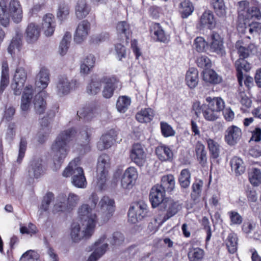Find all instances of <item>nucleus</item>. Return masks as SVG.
<instances>
[{
  "instance_id": "obj_25",
  "label": "nucleus",
  "mask_w": 261,
  "mask_h": 261,
  "mask_svg": "<svg viewBox=\"0 0 261 261\" xmlns=\"http://www.w3.org/2000/svg\"><path fill=\"white\" fill-rule=\"evenodd\" d=\"M33 95L32 86H27L24 89L21 98V109L22 111H27L29 109Z\"/></svg>"
},
{
  "instance_id": "obj_59",
  "label": "nucleus",
  "mask_w": 261,
  "mask_h": 261,
  "mask_svg": "<svg viewBox=\"0 0 261 261\" xmlns=\"http://www.w3.org/2000/svg\"><path fill=\"white\" fill-rule=\"evenodd\" d=\"M115 50L117 57L119 61H121L123 58L126 57V47L121 43H116L115 45Z\"/></svg>"
},
{
  "instance_id": "obj_53",
  "label": "nucleus",
  "mask_w": 261,
  "mask_h": 261,
  "mask_svg": "<svg viewBox=\"0 0 261 261\" xmlns=\"http://www.w3.org/2000/svg\"><path fill=\"white\" fill-rule=\"evenodd\" d=\"M249 180L252 185L256 186L261 182V172L260 170L254 168L249 174Z\"/></svg>"
},
{
  "instance_id": "obj_61",
  "label": "nucleus",
  "mask_w": 261,
  "mask_h": 261,
  "mask_svg": "<svg viewBox=\"0 0 261 261\" xmlns=\"http://www.w3.org/2000/svg\"><path fill=\"white\" fill-rule=\"evenodd\" d=\"M228 215L230 220V224L240 225L242 223L243 218L237 212L230 211L228 212Z\"/></svg>"
},
{
  "instance_id": "obj_31",
  "label": "nucleus",
  "mask_w": 261,
  "mask_h": 261,
  "mask_svg": "<svg viewBox=\"0 0 261 261\" xmlns=\"http://www.w3.org/2000/svg\"><path fill=\"white\" fill-rule=\"evenodd\" d=\"M240 42V41H238L236 45L240 58H247L256 52V47L254 44H250L247 47H245L241 45Z\"/></svg>"
},
{
  "instance_id": "obj_40",
  "label": "nucleus",
  "mask_w": 261,
  "mask_h": 261,
  "mask_svg": "<svg viewBox=\"0 0 261 261\" xmlns=\"http://www.w3.org/2000/svg\"><path fill=\"white\" fill-rule=\"evenodd\" d=\"M131 103V99L129 97L123 95L120 96L116 102V108L118 112L125 113Z\"/></svg>"
},
{
  "instance_id": "obj_9",
  "label": "nucleus",
  "mask_w": 261,
  "mask_h": 261,
  "mask_svg": "<svg viewBox=\"0 0 261 261\" xmlns=\"http://www.w3.org/2000/svg\"><path fill=\"white\" fill-rule=\"evenodd\" d=\"M99 204L100 207L101 218L103 222H107L112 218L115 211V201L108 196H103Z\"/></svg>"
},
{
  "instance_id": "obj_23",
  "label": "nucleus",
  "mask_w": 261,
  "mask_h": 261,
  "mask_svg": "<svg viewBox=\"0 0 261 261\" xmlns=\"http://www.w3.org/2000/svg\"><path fill=\"white\" fill-rule=\"evenodd\" d=\"M155 115V112L153 109L150 108L141 109L138 112L135 116L137 121L142 123H147L150 122Z\"/></svg>"
},
{
  "instance_id": "obj_13",
  "label": "nucleus",
  "mask_w": 261,
  "mask_h": 261,
  "mask_svg": "<svg viewBox=\"0 0 261 261\" xmlns=\"http://www.w3.org/2000/svg\"><path fill=\"white\" fill-rule=\"evenodd\" d=\"M149 32L151 38L155 42L168 43L169 41V36L166 34L159 23L152 22L149 27Z\"/></svg>"
},
{
  "instance_id": "obj_42",
  "label": "nucleus",
  "mask_w": 261,
  "mask_h": 261,
  "mask_svg": "<svg viewBox=\"0 0 261 261\" xmlns=\"http://www.w3.org/2000/svg\"><path fill=\"white\" fill-rule=\"evenodd\" d=\"M204 255V250L198 247L190 248L188 253L190 261H201Z\"/></svg>"
},
{
  "instance_id": "obj_64",
  "label": "nucleus",
  "mask_w": 261,
  "mask_h": 261,
  "mask_svg": "<svg viewBox=\"0 0 261 261\" xmlns=\"http://www.w3.org/2000/svg\"><path fill=\"white\" fill-rule=\"evenodd\" d=\"M206 42L202 37H197L195 39L194 45L196 50L198 52H202L204 50Z\"/></svg>"
},
{
  "instance_id": "obj_50",
  "label": "nucleus",
  "mask_w": 261,
  "mask_h": 261,
  "mask_svg": "<svg viewBox=\"0 0 261 261\" xmlns=\"http://www.w3.org/2000/svg\"><path fill=\"white\" fill-rule=\"evenodd\" d=\"M194 7L192 3L189 1H185L180 3V13L181 17L187 18L192 14Z\"/></svg>"
},
{
  "instance_id": "obj_32",
  "label": "nucleus",
  "mask_w": 261,
  "mask_h": 261,
  "mask_svg": "<svg viewBox=\"0 0 261 261\" xmlns=\"http://www.w3.org/2000/svg\"><path fill=\"white\" fill-rule=\"evenodd\" d=\"M75 10L76 17L79 19H82L89 13L90 8L85 0H78Z\"/></svg>"
},
{
  "instance_id": "obj_14",
  "label": "nucleus",
  "mask_w": 261,
  "mask_h": 261,
  "mask_svg": "<svg viewBox=\"0 0 261 261\" xmlns=\"http://www.w3.org/2000/svg\"><path fill=\"white\" fill-rule=\"evenodd\" d=\"M102 82L105 84L102 92V96L106 98H110L118 88L119 80L116 75L104 76Z\"/></svg>"
},
{
  "instance_id": "obj_18",
  "label": "nucleus",
  "mask_w": 261,
  "mask_h": 261,
  "mask_svg": "<svg viewBox=\"0 0 261 261\" xmlns=\"http://www.w3.org/2000/svg\"><path fill=\"white\" fill-rule=\"evenodd\" d=\"M138 178V172L134 167H129L124 171L121 179V184L123 188L130 189L135 185Z\"/></svg>"
},
{
  "instance_id": "obj_44",
  "label": "nucleus",
  "mask_w": 261,
  "mask_h": 261,
  "mask_svg": "<svg viewBox=\"0 0 261 261\" xmlns=\"http://www.w3.org/2000/svg\"><path fill=\"white\" fill-rule=\"evenodd\" d=\"M70 12V8L68 5L65 2L59 4L57 12V18L61 21L67 19Z\"/></svg>"
},
{
  "instance_id": "obj_45",
  "label": "nucleus",
  "mask_w": 261,
  "mask_h": 261,
  "mask_svg": "<svg viewBox=\"0 0 261 261\" xmlns=\"http://www.w3.org/2000/svg\"><path fill=\"white\" fill-rule=\"evenodd\" d=\"M211 4L219 17H224L226 15V7L224 0H212Z\"/></svg>"
},
{
  "instance_id": "obj_10",
  "label": "nucleus",
  "mask_w": 261,
  "mask_h": 261,
  "mask_svg": "<svg viewBox=\"0 0 261 261\" xmlns=\"http://www.w3.org/2000/svg\"><path fill=\"white\" fill-rule=\"evenodd\" d=\"M210 51L219 57L226 55L224 45V38L216 32L213 31L210 35Z\"/></svg>"
},
{
  "instance_id": "obj_29",
  "label": "nucleus",
  "mask_w": 261,
  "mask_h": 261,
  "mask_svg": "<svg viewBox=\"0 0 261 261\" xmlns=\"http://www.w3.org/2000/svg\"><path fill=\"white\" fill-rule=\"evenodd\" d=\"M231 171L236 176L242 174L245 171V166L242 159L237 156H233L230 161Z\"/></svg>"
},
{
  "instance_id": "obj_6",
  "label": "nucleus",
  "mask_w": 261,
  "mask_h": 261,
  "mask_svg": "<svg viewBox=\"0 0 261 261\" xmlns=\"http://www.w3.org/2000/svg\"><path fill=\"white\" fill-rule=\"evenodd\" d=\"M80 160L75 158L71 161L62 173L64 177L72 176V183L76 187L85 188L87 185L86 177L82 168L79 166Z\"/></svg>"
},
{
  "instance_id": "obj_49",
  "label": "nucleus",
  "mask_w": 261,
  "mask_h": 261,
  "mask_svg": "<svg viewBox=\"0 0 261 261\" xmlns=\"http://www.w3.org/2000/svg\"><path fill=\"white\" fill-rule=\"evenodd\" d=\"M108 248V244H103L100 247L95 248L93 252L90 255L87 261H96L106 252Z\"/></svg>"
},
{
  "instance_id": "obj_11",
  "label": "nucleus",
  "mask_w": 261,
  "mask_h": 261,
  "mask_svg": "<svg viewBox=\"0 0 261 261\" xmlns=\"http://www.w3.org/2000/svg\"><path fill=\"white\" fill-rule=\"evenodd\" d=\"M77 85L76 80L69 81L66 75H60L58 76L56 84L57 93L60 96L67 94L71 90L77 87Z\"/></svg>"
},
{
  "instance_id": "obj_48",
  "label": "nucleus",
  "mask_w": 261,
  "mask_h": 261,
  "mask_svg": "<svg viewBox=\"0 0 261 261\" xmlns=\"http://www.w3.org/2000/svg\"><path fill=\"white\" fill-rule=\"evenodd\" d=\"M71 39V35L70 33L66 32L59 46V53L61 55L63 56L66 54L69 48Z\"/></svg>"
},
{
  "instance_id": "obj_60",
  "label": "nucleus",
  "mask_w": 261,
  "mask_h": 261,
  "mask_svg": "<svg viewBox=\"0 0 261 261\" xmlns=\"http://www.w3.org/2000/svg\"><path fill=\"white\" fill-rule=\"evenodd\" d=\"M248 7L249 3L247 1H241L239 3L238 9L239 13V20L244 19V18L245 17L246 11H247V9L249 8Z\"/></svg>"
},
{
  "instance_id": "obj_4",
  "label": "nucleus",
  "mask_w": 261,
  "mask_h": 261,
  "mask_svg": "<svg viewBox=\"0 0 261 261\" xmlns=\"http://www.w3.org/2000/svg\"><path fill=\"white\" fill-rule=\"evenodd\" d=\"M49 71L44 67L41 68L39 73L36 76L35 81V90L38 91L33 100L34 109L36 113L43 114L46 107V102L45 99V92L42 90L48 86L50 81Z\"/></svg>"
},
{
  "instance_id": "obj_5",
  "label": "nucleus",
  "mask_w": 261,
  "mask_h": 261,
  "mask_svg": "<svg viewBox=\"0 0 261 261\" xmlns=\"http://www.w3.org/2000/svg\"><path fill=\"white\" fill-rule=\"evenodd\" d=\"M11 17L15 23L20 22L22 18V10L18 0H10L9 5L5 0L0 1V23L4 27L10 24Z\"/></svg>"
},
{
  "instance_id": "obj_51",
  "label": "nucleus",
  "mask_w": 261,
  "mask_h": 261,
  "mask_svg": "<svg viewBox=\"0 0 261 261\" xmlns=\"http://www.w3.org/2000/svg\"><path fill=\"white\" fill-rule=\"evenodd\" d=\"M202 114L204 118L208 121H215L218 118L219 115L210 108L207 105L203 106Z\"/></svg>"
},
{
  "instance_id": "obj_41",
  "label": "nucleus",
  "mask_w": 261,
  "mask_h": 261,
  "mask_svg": "<svg viewBox=\"0 0 261 261\" xmlns=\"http://www.w3.org/2000/svg\"><path fill=\"white\" fill-rule=\"evenodd\" d=\"M101 82L102 80L100 81L97 79H91L90 82L87 86V92L90 95H96L101 90Z\"/></svg>"
},
{
  "instance_id": "obj_16",
  "label": "nucleus",
  "mask_w": 261,
  "mask_h": 261,
  "mask_svg": "<svg viewBox=\"0 0 261 261\" xmlns=\"http://www.w3.org/2000/svg\"><path fill=\"white\" fill-rule=\"evenodd\" d=\"M131 161L139 167H142L146 161V154L140 143H135L132 145L129 152Z\"/></svg>"
},
{
  "instance_id": "obj_7",
  "label": "nucleus",
  "mask_w": 261,
  "mask_h": 261,
  "mask_svg": "<svg viewBox=\"0 0 261 261\" xmlns=\"http://www.w3.org/2000/svg\"><path fill=\"white\" fill-rule=\"evenodd\" d=\"M110 156L106 153L101 154L98 158L97 164V183L100 189H103L107 180L109 169L111 166Z\"/></svg>"
},
{
  "instance_id": "obj_20",
  "label": "nucleus",
  "mask_w": 261,
  "mask_h": 261,
  "mask_svg": "<svg viewBox=\"0 0 261 261\" xmlns=\"http://www.w3.org/2000/svg\"><path fill=\"white\" fill-rule=\"evenodd\" d=\"M90 29L89 22L87 20L82 21L77 27L74 35V41L77 43H81L87 38Z\"/></svg>"
},
{
  "instance_id": "obj_1",
  "label": "nucleus",
  "mask_w": 261,
  "mask_h": 261,
  "mask_svg": "<svg viewBox=\"0 0 261 261\" xmlns=\"http://www.w3.org/2000/svg\"><path fill=\"white\" fill-rule=\"evenodd\" d=\"M89 200L91 202V206L88 204H83L79 207L78 211L79 217L81 221L87 222L85 230L81 232L80 224L77 223L73 222L71 224L70 235L74 242H78L82 239H88L94 232L97 221L94 209L99 198L97 194L93 192L91 195Z\"/></svg>"
},
{
  "instance_id": "obj_35",
  "label": "nucleus",
  "mask_w": 261,
  "mask_h": 261,
  "mask_svg": "<svg viewBox=\"0 0 261 261\" xmlns=\"http://www.w3.org/2000/svg\"><path fill=\"white\" fill-rule=\"evenodd\" d=\"M206 101L208 102L207 106L219 115L221 111L224 110V102L220 97H207L206 98Z\"/></svg>"
},
{
  "instance_id": "obj_39",
  "label": "nucleus",
  "mask_w": 261,
  "mask_h": 261,
  "mask_svg": "<svg viewBox=\"0 0 261 261\" xmlns=\"http://www.w3.org/2000/svg\"><path fill=\"white\" fill-rule=\"evenodd\" d=\"M203 79L204 81L217 84L220 83L221 77L213 70L205 69L202 72Z\"/></svg>"
},
{
  "instance_id": "obj_56",
  "label": "nucleus",
  "mask_w": 261,
  "mask_h": 261,
  "mask_svg": "<svg viewBox=\"0 0 261 261\" xmlns=\"http://www.w3.org/2000/svg\"><path fill=\"white\" fill-rule=\"evenodd\" d=\"M191 174L188 169H183L180 172V187L186 188L190 184Z\"/></svg>"
},
{
  "instance_id": "obj_15",
  "label": "nucleus",
  "mask_w": 261,
  "mask_h": 261,
  "mask_svg": "<svg viewBox=\"0 0 261 261\" xmlns=\"http://www.w3.org/2000/svg\"><path fill=\"white\" fill-rule=\"evenodd\" d=\"M27 78L25 70L22 67L17 68L14 76V83H12L11 87L15 95L21 94Z\"/></svg>"
},
{
  "instance_id": "obj_54",
  "label": "nucleus",
  "mask_w": 261,
  "mask_h": 261,
  "mask_svg": "<svg viewBox=\"0 0 261 261\" xmlns=\"http://www.w3.org/2000/svg\"><path fill=\"white\" fill-rule=\"evenodd\" d=\"M27 148V142L25 138H21L19 143V152L17 159V162L21 164L23 158L24 157L25 151Z\"/></svg>"
},
{
  "instance_id": "obj_2",
  "label": "nucleus",
  "mask_w": 261,
  "mask_h": 261,
  "mask_svg": "<svg viewBox=\"0 0 261 261\" xmlns=\"http://www.w3.org/2000/svg\"><path fill=\"white\" fill-rule=\"evenodd\" d=\"M165 190L159 186L154 185L150 189L149 199L153 208L159 207L161 211H166L163 217V221H166L174 216L178 211V204L166 196Z\"/></svg>"
},
{
  "instance_id": "obj_12",
  "label": "nucleus",
  "mask_w": 261,
  "mask_h": 261,
  "mask_svg": "<svg viewBox=\"0 0 261 261\" xmlns=\"http://www.w3.org/2000/svg\"><path fill=\"white\" fill-rule=\"evenodd\" d=\"M42 159L34 157L28 167V175L31 179L39 178L45 173L46 169L42 165Z\"/></svg>"
},
{
  "instance_id": "obj_19",
  "label": "nucleus",
  "mask_w": 261,
  "mask_h": 261,
  "mask_svg": "<svg viewBox=\"0 0 261 261\" xmlns=\"http://www.w3.org/2000/svg\"><path fill=\"white\" fill-rule=\"evenodd\" d=\"M242 135L240 128L236 125L230 126L225 133V141L228 145L233 146L240 141Z\"/></svg>"
},
{
  "instance_id": "obj_57",
  "label": "nucleus",
  "mask_w": 261,
  "mask_h": 261,
  "mask_svg": "<svg viewBox=\"0 0 261 261\" xmlns=\"http://www.w3.org/2000/svg\"><path fill=\"white\" fill-rule=\"evenodd\" d=\"M54 199V195L52 192H48L43 197L40 208L44 211L48 210L49 206L52 200Z\"/></svg>"
},
{
  "instance_id": "obj_36",
  "label": "nucleus",
  "mask_w": 261,
  "mask_h": 261,
  "mask_svg": "<svg viewBox=\"0 0 261 261\" xmlns=\"http://www.w3.org/2000/svg\"><path fill=\"white\" fill-rule=\"evenodd\" d=\"M195 152L199 164L205 166L207 163V152L204 145L199 141L195 145Z\"/></svg>"
},
{
  "instance_id": "obj_28",
  "label": "nucleus",
  "mask_w": 261,
  "mask_h": 261,
  "mask_svg": "<svg viewBox=\"0 0 261 261\" xmlns=\"http://www.w3.org/2000/svg\"><path fill=\"white\" fill-rule=\"evenodd\" d=\"M200 24L203 28L212 29L216 24L214 15L210 11L204 12L201 15L200 19Z\"/></svg>"
},
{
  "instance_id": "obj_63",
  "label": "nucleus",
  "mask_w": 261,
  "mask_h": 261,
  "mask_svg": "<svg viewBox=\"0 0 261 261\" xmlns=\"http://www.w3.org/2000/svg\"><path fill=\"white\" fill-rule=\"evenodd\" d=\"M238 98L241 103L246 108H249L251 105V99L246 95L244 92L239 93Z\"/></svg>"
},
{
  "instance_id": "obj_26",
  "label": "nucleus",
  "mask_w": 261,
  "mask_h": 261,
  "mask_svg": "<svg viewBox=\"0 0 261 261\" xmlns=\"http://www.w3.org/2000/svg\"><path fill=\"white\" fill-rule=\"evenodd\" d=\"M205 140L210 151L211 162L216 161V162L218 163L217 159L220 155V146L219 144L213 139L209 138H205Z\"/></svg>"
},
{
  "instance_id": "obj_37",
  "label": "nucleus",
  "mask_w": 261,
  "mask_h": 261,
  "mask_svg": "<svg viewBox=\"0 0 261 261\" xmlns=\"http://www.w3.org/2000/svg\"><path fill=\"white\" fill-rule=\"evenodd\" d=\"M198 72L196 68H191L187 71L186 75V81L190 88H195L198 83Z\"/></svg>"
},
{
  "instance_id": "obj_17",
  "label": "nucleus",
  "mask_w": 261,
  "mask_h": 261,
  "mask_svg": "<svg viewBox=\"0 0 261 261\" xmlns=\"http://www.w3.org/2000/svg\"><path fill=\"white\" fill-rule=\"evenodd\" d=\"M118 134L117 130L115 129H111L106 134L102 135L97 144L98 149L102 151L110 148L116 141Z\"/></svg>"
},
{
  "instance_id": "obj_46",
  "label": "nucleus",
  "mask_w": 261,
  "mask_h": 261,
  "mask_svg": "<svg viewBox=\"0 0 261 261\" xmlns=\"http://www.w3.org/2000/svg\"><path fill=\"white\" fill-rule=\"evenodd\" d=\"M260 8L261 5L257 4L256 5L248 9L245 15V20L253 18L259 20L261 18Z\"/></svg>"
},
{
  "instance_id": "obj_47",
  "label": "nucleus",
  "mask_w": 261,
  "mask_h": 261,
  "mask_svg": "<svg viewBox=\"0 0 261 261\" xmlns=\"http://www.w3.org/2000/svg\"><path fill=\"white\" fill-rule=\"evenodd\" d=\"M238 239L237 234L234 233H229L225 241L228 251L230 253H234L237 250Z\"/></svg>"
},
{
  "instance_id": "obj_43",
  "label": "nucleus",
  "mask_w": 261,
  "mask_h": 261,
  "mask_svg": "<svg viewBox=\"0 0 261 261\" xmlns=\"http://www.w3.org/2000/svg\"><path fill=\"white\" fill-rule=\"evenodd\" d=\"M203 186V182L200 179H196L192 184L191 196L193 200H197L201 196Z\"/></svg>"
},
{
  "instance_id": "obj_3",
  "label": "nucleus",
  "mask_w": 261,
  "mask_h": 261,
  "mask_svg": "<svg viewBox=\"0 0 261 261\" xmlns=\"http://www.w3.org/2000/svg\"><path fill=\"white\" fill-rule=\"evenodd\" d=\"M76 133V130L73 127L62 131L53 143L51 150L56 167L60 168L61 166L67 155L68 144L75 138Z\"/></svg>"
},
{
  "instance_id": "obj_22",
  "label": "nucleus",
  "mask_w": 261,
  "mask_h": 261,
  "mask_svg": "<svg viewBox=\"0 0 261 261\" xmlns=\"http://www.w3.org/2000/svg\"><path fill=\"white\" fill-rule=\"evenodd\" d=\"M25 40L29 43L36 42L40 35V29L34 23H29L25 30Z\"/></svg>"
},
{
  "instance_id": "obj_38",
  "label": "nucleus",
  "mask_w": 261,
  "mask_h": 261,
  "mask_svg": "<svg viewBox=\"0 0 261 261\" xmlns=\"http://www.w3.org/2000/svg\"><path fill=\"white\" fill-rule=\"evenodd\" d=\"M95 63V57L91 54L88 55L81 63V72L84 74H88L91 69L94 66Z\"/></svg>"
},
{
  "instance_id": "obj_33",
  "label": "nucleus",
  "mask_w": 261,
  "mask_h": 261,
  "mask_svg": "<svg viewBox=\"0 0 261 261\" xmlns=\"http://www.w3.org/2000/svg\"><path fill=\"white\" fill-rule=\"evenodd\" d=\"M159 186L161 187L165 192H172L175 188L174 177L172 174H168L163 176L161 180V184Z\"/></svg>"
},
{
  "instance_id": "obj_52",
  "label": "nucleus",
  "mask_w": 261,
  "mask_h": 261,
  "mask_svg": "<svg viewBox=\"0 0 261 261\" xmlns=\"http://www.w3.org/2000/svg\"><path fill=\"white\" fill-rule=\"evenodd\" d=\"M160 127L162 135L164 137L173 136L175 134L172 126L166 122L161 121L160 122Z\"/></svg>"
},
{
  "instance_id": "obj_27",
  "label": "nucleus",
  "mask_w": 261,
  "mask_h": 261,
  "mask_svg": "<svg viewBox=\"0 0 261 261\" xmlns=\"http://www.w3.org/2000/svg\"><path fill=\"white\" fill-rule=\"evenodd\" d=\"M9 84V69L7 61L2 63L1 79L0 81V93H3Z\"/></svg>"
},
{
  "instance_id": "obj_8",
  "label": "nucleus",
  "mask_w": 261,
  "mask_h": 261,
  "mask_svg": "<svg viewBox=\"0 0 261 261\" xmlns=\"http://www.w3.org/2000/svg\"><path fill=\"white\" fill-rule=\"evenodd\" d=\"M148 212L146 203L142 200L135 202L130 205L128 212V220L136 224L147 216Z\"/></svg>"
},
{
  "instance_id": "obj_34",
  "label": "nucleus",
  "mask_w": 261,
  "mask_h": 261,
  "mask_svg": "<svg viewBox=\"0 0 261 261\" xmlns=\"http://www.w3.org/2000/svg\"><path fill=\"white\" fill-rule=\"evenodd\" d=\"M23 34L20 31L17 30L16 31L15 36L13 37L11 43L8 47V52L13 55L14 53V50L17 49L18 51L20 50L22 45V40Z\"/></svg>"
},
{
  "instance_id": "obj_62",
  "label": "nucleus",
  "mask_w": 261,
  "mask_h": 261,
  "mask_svg": "<svg viewBox=\"0 0 261 261\" xmlns=\"http://www.w3.org/2000/svg\"><path fill=\"white\" fill-rule=\"evenodd\" d=\"M124 241V237L123 234L119 231H116L113 234L111 243L113 245H120L122 244Z\"/></svg>"
},
{
  "instance_id": "obj_58",
  "label": "nucleus",
  "mask_w": 261,
  "mask_h": 261,
  "mask_svg": "<svg viewBox=\"0 0 261 261\" xmlns=\"http://www.w3.org/2000/svg\"><path fill=\"white\" fill-rule=\"evenodd\" d=\"M196 63L199 67L205 68V69H208L212 65L211 61L205 56H202L197 58Z\"/></svg>"
},
{
  "instance_id": "obj_24",
  "label": "nucleus",
  "mask_w": 261,
  "mask_h": 261,
  "mask_svg": "<svg viewBox=\"0 0 261 261\" xmlns=\"http://www.w3.org/2000/svg\"><path fill=\"white\" fill-rule=\"evenodd\" d=\"M42 28L44 29V34L47 36H51L55 29V20L54 16L50 14H46L43 17Z\"/></svg>"
},
{
  "instance_id": "obj_21",
  "label": "nucleus",
  "mask_w": 261,
  "mask_h": 261,
  "mask_svg": "<svg viewBox=\"0 0 261 261\" xmlns=\"http://www.w3.org/2000/svg\"><path fill=\"white\" fill-rule=\"evenodd\" d=\"M116 32L120 40H126V43L128 42L129 37L132 32L129 23L125 21H121L116 25Z\"/></svg>"
},
{
  "instance_id": "obj_30",
  "label": "nucleus",
  "mask_w": 261,
  "mask_h": 261,
  "mask_svg": "<svg viewBox=\"0 0 261 261\" xmlns=\"http://www.w3.org/2000/svg\"><path fill=\"white\" fill-rule=\"evenodd\" d=\"M155 154L161 161H170L172 159L173 155L172 150L165 145H160L156 147Z\"/></svg>"
},
{
  "instance_id": "obj_55",
  "label": "nucleus",
  "mask_w": 261,
  "mask_h": 261,
  "mask_svg": "<svg viewBox=\"0 0 261 261\" xmlns=\"http://www.w3.org/2000/svg\"><path fill=\"white\" fill-rule=\"evenodd\" d=\"M235 65L237 72L243 73L242 70L247 72L251 68L250 64L243 58H239L236 61Z\"/></svg>"
}]
</instances>
